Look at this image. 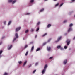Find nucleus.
I'll return each instance as SVG.
<instances>
[{
	"label": "nucleus",
	"mask_w": 75,
	"mask_h": 75,
	"mask_svg": "<svg viewBox=\"0 0 75 75\" xmlns=\"http://www.w3.org/2000/svg\"><path fill=\"white\" fill-rule=\"evenodd\" d=\"M15 37H16V38H15L14 40L13 41V42H14L15 40H16V38H18V34L16 33L15 34Z\"/></svg>",
	"instance_id": "nucleus-1"
},
{
	"label": "nucleus",
	"mask_w": 75,
	"mask_h": 75,
	"mask_svg": "<svg viewBox=\"0 0 75 75\" xmlns=\"http://www.w3.org/2000/svg\"><path fill=\"white\" fill-rule=\"evenodd\" d=\"M70 40L68 39L67 40L66 42L67 43V45H69L70 44Z\"/></svg>",
	"instance_id": "nucleus-2"
},
{
	"label": "nucleus",
	"mask_w": 75,
	"mask_h": 75,
	"mask_svg": "<svg viewBox=\"0 0 75 75\" xmlns=\"http://www.w3.org/2000/svg\"><path fill=\"white\" fill-rule=\"evenodd\" d=\"M21 29V27H19L18 28H16V32L18 31H19Z\"/></svg>",
	"instance_id": "nucleus-3"
},
{
	"label": "nucleus",
	"mask_w": 75,
	"mask_h": 75,
	"mask_svg": "<svg viewBox=\"0 0 75 75\" xmlns=\"http://www.w3.org/2000/svg\"><path fill=\"white\" fill-rule=\"evenodd\" d=\"M61 37L60 36L59 38H58V39H57V41H56L55 42H57L58 41H59V40H61Z\"/></svg>",
	"instance_id": "nucleus-4"
},
{
	"label": "nucleus",
	"mask_w": 75,
	"mask_h": 75,
	"mask_svg": "<svg viewBox=\"0 0 75 75\" xmlns=\"http://www.w3.org/2000/svg\"><path fill=\"white\" fill-rule=\"evenodd\" d=\"M47 48L48 51H50V50H51L50 47H47Z\"/></svg>",
	"instance_id": "nucleus-5"
},
{
	"label": "nucleus",
	"mask_w": 75,
	"mask_h": 75,
	"mask_svg": "<svg viewBox=\"0 0 75 75\" xmlns=\"http://www.w3.org/2000/svg\"><path fill=\"white\" fill-rule=\"evenodd\" d=\"M67 60H65L64 61L63 63L65 64H67Z\"/></svg>",
	"instance_id": "nucleus-6"
},
{
	"label": "nucleus",
	"mask_w": 75,
	"mask_h": 75,
	"mask_svg": "<svg viewBox=\"0 0 75 75\" xmlns=\"http://www.w3.org/2000/svg\"><path fill=\"white\" fill-rule=\"evenodd\" d=\"M72 29L71 28H69V29L68 30V32H69L70 31H72Z\"/></svg>",
	"instance_id": "nucleus-7"
},
{
	"label": "nucleus",
	"mask_w": 75,
	"mask_h": 75,
	"mask_svg": "<svg viewBox=\"0 0 75 75\" xmlns=\"http://www.w3.org/2000/svg\"><path fill=\"white\" fill-rule=\"evenodd\" d=\"M11 48H12V45H11L8 48V50H10V49H11Z\"/></svg>",
	"instance_id": "nucleus-8"
},
{
	"label": "nucleus",
	"mask_w": 75,
	"mask_h": 75,
	"mask_svg": "<svg viewBox=\"0 0 75 75\" xmlns=\"http://www.w3.org/2000/svg\"><path fill=\"white\" fill-rule=\"evenodd\" d=\"M46 69H44L42 71V74H44V72L45 71Z\"/></svg>",
	"instance_id": "nucleus-9"
},
{
	"label": "nucleus",
	"mask_w": 75,
	"mask_h": 75,
	"mask_svg": "<svg viewBox=\"0 0 75 75\" xmlns=\"http://www.w3.org/2000/svg\"><path fill=\"white\" fill-rule=\"evenodd\" d=\"M61 46H57V48L58 49H59V48H61Z\"/></svg>",
	"instance_id": "nucleus-10"
},
{
	"label": "nucleus",
	"mask_w": 75,
	"mask_h": 75,
	"mask_svg": "<svg viewBox=\"0 0 75 75\" xmlns=\"http://www.w3.org/2000/svg\"><path fill=\"white\" fill-rule=\"evenodd\" d=\"M46 68H47V64H45V66L44 67V69H46Z\"/></svg>",
	"instance_id": "nucleus-11"
},
{
	"label": "nucleus",
	"mask_w": 75,
	"mask_h": 75,
	"mask_svg": "<svg viewBox=\"0 0 75 75\" xmlns=\"http://www.w3.org/2000/svg\"><path fill=\"white\" fill-rule=\"evenodd\" d=\"M26 63H27V61L25 62L23 64V67H24V65H25V64H26Z\"/></svg>",
	"instance_id": "nucleus-12"
},
{
	"label": "nucleus",
	"mask_w": 75,
	"mask_h": 75,
	"mask_svg": "<svg viewBox=\"0 0 75 75\" xmlns=\"http://www.w3.org/2000/svg\"><path fill=\"white\" fill-rule=\"evenodd\" d=\"M51 26V25L50 24H49L47 25V27L48 28H49V27H50Z\"/></svg>",
	"instance_id": "nucleus-13"
},
{
	"label": "nucleus",
	"mask_w": 75,
	"mask_h": 75,
	"mask_svg": "<svg viewBox=\"0 0 75 75\" xmlns=\"http://www.w3.org/2000/svg\"><path fill=\"white\" fill-rule=\"evenodd\" d=\"M34 46H32V48H31V51H33V50H34Z\"/></svg>",
	"instance_id": "nucleus-14"
},
{
	"label": "nucleus",
	"mask_w": 75,
	"mask_h": 75,
	"mask_svg": "<svg viewBox=\"0 0 75 75\" xmlns=\"http://www.w3.org/2000/svg\"><path fill=\"white\" fill-rule=\"evenodd\" d=\"M47 35V33H45L42 35V37H44L45 36V35Z\"/></svg>",
	"instance_id": "nucleus-15"
},
{
	"label": "nucleus",
	"mask_w": 75,
	"mask_h": 75,
	"mask_svg": "<svg viewBox=\"0 0 75 75\" xmlns=\"http://www.w3.org/2000/svg\"><path fill=\"white\" fill-rule=\"evenodd\" d=\"M11 21H10L8 23V25H10V24H11Z\"/></svg>",
	"instance_id": "nucleus-16"
},
{
	"label": "nucleus",
	"mask_w": 75,
	"mask_h": 75,
	"mask_svg": "<svg viewBox=\"0 0 75 75\" xmlns=\"http://www.w3.org/2000/svg\"><path fill=\"white\" fill-rule=\"evenodd\" d=\"M59 3H58L57 4H56L55 5V7H57V6H58V5H59Z\"/></svg>",
	"instance_id": "nucleus-17"
},
{
	"label": "nucleus",
	"mask_w": 75,
	"mask_h": 75,
	"mask_svg": "<svg viewBox=\"0 0 75 75\" xmlns=\"http://www.w3.org/2000/svg\"><path fill=\"white\" fill-rule=\"evenodd\" d=\"M73 25V24H72V23H71L70 24L69 26L70 27H72V26Z\"/></svg>",
	"instance_id": "nucleus-18"
},
{
	"label": "nucleus",
	"mask_w": 75,
	"mask_h": 75,
	"mask_svg": "<svg viewBox=\"0 0 75 75\" xmlns=\"http://www.w3.org/2000/svg\"><path fill=\"white\" fill-rule=\"evenodd\" d=\"M44 8H43L42 9H41L40 11V12H42L43 11H44Z\"/></svg>",
	"instance_id": "nucleus-19"
},
{
	"label": "nucleus",
	"mask_w": 75,
	"mask_h": 75,
	"mask_svg": "<svg viewBox=\"0 0 75 75\" xmlns=\"http://www.w3.org/2000/svg\"><path fill=\"white\" fill-rule=\"evenodd\" d=\"M28 51H27L26 52V53H25V54L26 56H27V55H28Z\"/></svg>",
	"instance_id": "nucleus-20"
},
{
	"label": "nucleus",
	"mask_w": 75,
	"mask_h": 75,
	"mask_svg": "<svg viewBox=\"0 0 75 75\" xmlns=\"http://www.w3.org/2000/svg\"><path fill=\"white\" fill-rule=\"evenodd\" d=\"M13 1V0H8V2L9 3H11Z\"/></svg>",
	"instance_id": "nucleus-21"
},
{
	"label": "nucleus",
	"mask_w": 75,
	"mask_h": 75,
	"mask_svg": "<svg viewBox=\"0 0 75 75\" xmlns=\"http://www.w3.org/2000/svg\"><path fill=\"white\" fill-rule=\"evenodd\" d=\"M34 1V0H31L30 2L31 3H33Z\"/></svg>",
	"instance_id": "nucleus-22"
},
{
	"label": "nucleus",
	"mask_w": 75,
	"mask_h": 75,
	"mask_svg": "<svg viewBox=\"0 0 75 75\" xmlns=\"http://www.w3.org/2000/svg\"><path fill=\"white\" fill-rule=\"evenodd\" d=\"M40 50V48H38L36 50V51H38Z\"/></svg>",
	"instance_id": "nucleus-23"
},
{
	"label": "nucleus",
	"mask_w": 75,
	"mask_h": 75,
	"mask_svg": "<svg viewBox=\"0 0 75 75\" xmlns=\"http://www.w3.org/2000/svg\"><path fill=\"white\" fill-rule=\"evenodd\" d=\"M40 29V28L39 27H38L37 30H36V31L37 32L38 31H39V29Z\"/></svg>",
	"instance_id": "nucleus-24"
},
{
	"label": "nucleus",
	"mask_w": 75,
	"mask_h": 75,
	"mask_svg": "<svg viewBox=\"0 0 75 75\" xmlns=\"http://www.w3.org/2000/svg\"><path fill=\"white\" fill-rule=\"evenodd\" d=\"M16 2V1L15 0L13 2L12 4H14V3H15Z\"/></svg>",
	"instance_id": "nucleus-25"
},
{
	"label": "nucleus",
	"mask_w": 75,
	"mask_h": 75,
	"mask_svg": "<svg viewBox=\"0 0 75 75\" xmlns=\"http://www.w3.org/2000/svg\"><path fill=\"white\" fill-rule=\"evenodd\" d=\"M28 32V30H27L25 31V33H27Z\"/></svg>",
	"instance_id": "nucleus-26"
},
{
	"label": "nucleus",
	"mask_w": 75,
	"mask_h": 75,
	"mask_svg": "<svg viewBox=\"0 0 75 75\" xmlns=\"http://www.w3.org/2000/svg\"><path fill=\"white\" fill-rule=\"evenodd\" d=\"M3 52V51L2 50H1L0 51V55H1V54H2V53Z\"/></svg>",
	"instance_id": "nucleus-27"
},
{
	"label": "nucleus",
	"mask_w": 75,
	"mask_h": 75,
	"mask_svg": "<svg viewBox=\"0 0 75 75\" xmlns=\"http://www.w3.org/2000/svg\"><path fill=\"white\" fill-rule=\"evenodd\" d=\"M8 75V74L7 73H5L4 74V75Z\"/></svg>",
	"instance_id": "nucleus-28"
},
{
	"label": "nucleus",
	"mask_w": 75,
	"mask_h": 75,
	"mask_svg": "<svg viewBox=\"0 0 75 75\" xmlns=\"http://www.w3.org/2000/svg\"><path fill=\"white\" fill-rule=\"evenodd\" d=\"M67 48H68V47H67V46H65L64 47V49H67Z\"/></svg>",
	"instance_id": "nucleus-29"
},
{
	"label": "nucleus",
	"mask_w": 75,
	"mask_h": 75,
	"mask_svg": "<svg viewBox=\"0 0 75 75\" xmlns=\"http://www.w3.org/2000/svg\"><path fill=\"white\" fill-rule=\"evenodd\" d=\"M53 58V57H50L49 58V59H52Z\"/></svg>",
	"instance_id": "nucleus-30"
},
{
	"label": "nucleus",
	"mask_w": 75,
	"mask_h": 75,
	"mask_svg": "<svg viewBox=\"0 0 75 75\" xmlns=\"http://www.w3.org/2000/svg\"><path fill=\"white\" fill-rule=\"evenodd\" d=\"M63 5V3H62L59 6V7H61Z\"/></svg>",
	"instance_id": "nucleus-31"
},
{
	"label": "nucleus",
	"mask_w": 75,
	"mask_h": 75,
	"mask_svg": "<svg viewBox=\"0 0 75 75\" xmlns=\"http://www.w3.org/2000/svg\"><path fill=\"white\" fill-rule=\"evenodd\" d=\"M60 49L61 50H64V48H63L61 47H60Z\"/></svg>",
	"instance_id": "nucleus-32"
},
{
	"label": "nucleus",
	"mask_w": 75,
	"mask_h": 75,
	"mask_svg": "<svg viewBox=\"0 0 75 75\" xmlns=\"http://www.w3.org/2000/svg\"><path fill=\"white\" fill-rule=\"evenodd\" d=\"M66 22H67V20H65L64 21V23H66Z\"/></svg>",
	"instance_id": "nucleus-33"
},
{
	"label": "nucleus",
	"mask_w": 75,
	"mask_h": 75,
	"mask_svg": "<svg viewBox=\"0 0 75 75\" xmlns=\"http://www.w3.org/2000/svg\"><path fill=\"white\" fill-rule=\"evenodd\" d=\"M22 62H21V61H20V62H19V64H21Z\"/></svg>",
	"instance_id": "nucleus-34"
},
{
	"label": "nucleus",
	"mask_w": 75,
	"mask_h": 75,
	"mask_svg": "<svg viewBox=\"0 0 75 75\" xmlns=\"http://www.w3.org/2000/svg\"><path fill=\"white\" fill-rule=\"evenodd\" d=\"M36 72V70H34L33 71V74H34V73H35V72Z\"/></svg>",
	"instance_id": "nucleus-35"
},
{
	"label": "nucleus",
	"mask_w": 75,
	"mask_h": 75,
	"mask_svg": "<svg viewBox=\"0 0 75 75\" xmlns=\"http://www.w3.org/2000/svg\"><path fill=\"white\" fill-rule=\"evenodd\" d=\"M29 14H30V13H27L26 14V15H29Z\"/></svg>",
	"instance_id": "nucleus-36"
},
{
	"label": "nucleus",
	"mask_w": 75,
	"mask_h": 75,
	"mask_svg": "<svg viewBox=\"0 0 75 75\" xmlns=\"http://www.w3.org/2000/svg\"><path fill=\"white\" fill-rule=\"evenodd\" d=\"M40 24V22H38V25H39Z\"/></svg>",
	"instance_id": "nucleus-37"
},
{
	"label": "nucleus",
	"mask_w": 75,
	"mask_h": 75,
	"mask_svg": "<svg viewBox=\"0 0 75 75\" xmlns=\"http://www.w3.org/2000/svg\"><path fill=\"white\" fill-rule=\"evenodd\" d=\"M31 67V64H30V65L29 66V67H28V68H30V67Z\"/></svg>",
	"instance_id": "nucleus-38"
},
{
	"label": "nucleus",
	"mask_w": 75,
	"mask_h": 75,
	"mask_svg": "<svg viewBox=\"0 0 75 75\" xmlns=\"http://www.w3.org/2000/svg\"><path fill=\"white\" fill-rule=\"evenodd\" d=\"M31 31L33 32V31H34V29H31Z\"/></svg>",
	"instance_id": "nucleus-39"
},
{
	"label": "nucleus",
	"mask_w": 75,
	"mask_h": 75,
	"mask_svg": "<svg viewBox=\"0 0 75 75\" xmlns=\"http://www.w3.org/2000/svg\"><path fill=\"white\" fill-rule=\"evenodd\" d=\"M27 47H28V46L27 45H26L25 47V48H27Z\"/></svg>",
	"instance_id": "nucleus-40"
},
{
	"label": "nucleus",
	"mask_w": 75,
	"mask_h": 75,
	"mask_svg": "<svg viewBox=\"0 0 75 75\" xmlns=\"http://www.w3.org/2000/svg\"><path fill=\"white\" fill-rule=\"evenodd\" d=\"M37 65H38V63H36L35 64V65L36 66H37Z\"/></svg>",
	"instance_id": "nucleus-41"
},
{
	"label": "nucleus",
	"mask_w": 75,
	"mask_h": 75,
	"mask_svg": "<svg viewBox=\"0 0 75 75\" xmlns=\"http://www.w3.org/2000/svg\"><path fill=\"white\" fill-rule=\"evenodd\" d=\"M51 40V39H49L48 40V42H50V40Z\"/></svg>",
	"instance_id": "nucleus-42"
},
{
	"label": "nucleus",
	"mask_w": 75,
	"mask_h": 75,
	"mask_svg": "<svg viewBox=\"0 0 75 75\" xmlns=\"http://www.w3.org/2000/svg\"><path fill=\"white\" fill-rule=\"evenodd\" d=\"M43 45H45V44H46V43H43Z\"/></svg>",
	"instance_id": "nucleus-43"
},
{
	"label": "nucleus",
	"mask_w": 75,
	"mask_h": 75,
	"mask_svg": "<svg viewBox=\"0 0 75 75\" xmlns=\"http://www.w3.org/2000/svg\"><path fill=\"white\" fill-rule=\"evenodd\" d=\"M37 37V35H36L35 36V38H36Z\"/></svg>",
	"instance_id": "nucleus-44"
},
{
	"label": "nucleus",
	"mask_w": 75,
	"mask_h": 75,
	"mask_svg": "<svg viewBox=\"0 0 75 75\" xmlns=\"http://www.w3.org/2000/svg\"><path fill=\"white\" fill-rule=\"evenodd\" d=\"M6 22H4V24H6Z\"/></svg>",
	"instance_id": "nucleus-45"
},
{
	"label": "nucleus",
	"mask_w": 75,
	"mask_h": 75,
	"mask_svg": "<svg viewBox=\"0 0 75 75\" xmlns=\"http://www.w3.org/2000/svg\"><path fill=\"white\" fill-rule=\"evenodd\" d=\"M33 42H30V44H33Z\"/></svg>",
	"instance_id": "nucleus-46"
},
{
	"label": "nucleus",
	"mask_w": 75,
	"mask_h": 75,
	"mask_svg": "<svg viewBox=\"0 0 75 75\" xmlns=\"http://www.w3.org/2000/svg\"><path fill=\"white\" fill-rule=\"evenodd\" d=\"M73 40H75V36L74 37V38H73Z\"/></svg>",
	"instance_id": "nucleus-47"
},
{
	"label": "nucleus",
	"mask_w": 75,
	"mask_h": 75,
	"mask_svg": "<svg viewBox=\"0 0 75 75\" xmlns=\"http://www.w3.org/2000/svg\"><path fill=\"white\" fill-rule=\"evenodd\" d=\"M1 44H2V42H1L0 43V45H1Z\"/></svg>",
	"instance_id": "nucleus-48"
},
{
	"label": "nucleus",
	"mask_w": 75,
	"mask_h": 75,
	"mask_svg": "<svg viewBox=\"0 0 75 75\" xmlns=\"http://www.w3.org/2000/svg\"><path fill=\"white\" fill-rule=\"evenodd\" d=\"M44 1H47L48 0H44Z\"/></svg>",
	"instance_id": "nucleus-49"
},
{
	"label": "nucleus",
	"mask_w": 75,
	"mask_h": 75,
	"mask_svg": "<svg viewBox=\"0 0 75 75\" xmlns=\"http://www.w3.org/2000/svg\"><path fill=\"white\" fill-rule=\"evenodd\" d=\"M54 1H57V0H54Z\"/></svg>",
	"instance_id": "nucleus-50"
},
{
	"label": "nucleus",
	"mask_w": 75,
	"mask_h": 75,
	"mask_svg": "<svg viewBox=\"0 0 75 75\" xmlns=\"http://www.w3.org/2000/svg\"><path fill=\"white\" fill-rule=\"evenodd\" d=\"M72 1H75V0H72Z\"/></svg>",
	"instance_id": "nucleus-51"
},
{
	"label": "nucleus",
	"mask_w": 75,
	"mask_h": 75,
	"mask_svg": "<svg viewBox=\"0 0 75 75\" xmlns=\"http://www.w3.org/2000/svg\"><path fill=\"white\" fill-rule=\"evenodd\" d=\"M2 39H3V38L2 37Z\"/></svg>",
	"instance_id": "nucleus-52"
}]
</instances>
